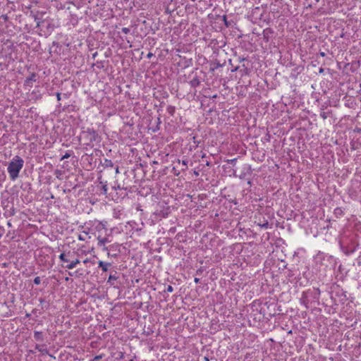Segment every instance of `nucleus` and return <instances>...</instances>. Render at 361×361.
<instances>
[{"mask_svg":"<svg viewBox=\"0 0 361 361\" xmlns=\"http://www.w3.org/2000/svg\"><path fill=\"white\" fill-rule=\"evenodd\" d=\"M80 139L83 142L84 145H89L93 142H98L99 135L94 130L87 128L85 130H82L80 134Z\"/></svg>","mask_w":361,"mask_h":361,"instance_id":"obj_1","label":"nucleus"},{"mask_svg":"<svg viewBox=\"0 0 361 361\" xmlns=\"http://www.w3.org/2000/svg\"><path fill=\"white\" fill-rule=\"evenodd\" d=\"M23 166V159H14L9 163L7 169L12 180H16L18 178L19 171Z\"/></svg>","mask_w":361,"mask_h":361,"instance_id":"obj_2","label":"nucleus"},{"mask_svg":"<svg viewBox=\"0 0 361 361\" xmlns=\"http://www.w3.org/2000/svg\"><path fill=\"white\" fill-rule=\"evenodd\" d=\"M122 32L125 34H128L130 32V29L128 27H123Z\"/></svg>","mask_w":361,"mask_h":361,"instance_id":"obj_9","label":"nucleus"},{"mask_svg":"<svg viewBox=\"0 0 361 361\" xmlns=\"http://www.w3.org/2000/svg\"><path fill=\"white\" fill-rule=\"evenodd\" d=\"M199 281H200V279H197V278H195V283H198V282H199Z\"/></svg>","mask_w":361,"mask_h":361,"instance_id":"obj_20","label":"nucleus"},{"mask_svg":"<svg viewBox=\"0 0 361 361\" xmlns=\"http://www.w3.org/2000/svg\"><path fill=\"white\" fill-rule=\"evenodd\" d=\"M153 164H157L158 162L157 161H153Z\"/></svg>","mask_w":361,"mask_h":361,"instance_id":"obj_23","label":"nucleus"},{"mask_svg":"<svg viewBox=\"0 0 361 361\" xmlns=\"http://www.w3.org/2000/svg\"><path fill=\"white\" fill-rule=\"evenodd\" d=\"M35 21L37 23V26L39 27L40 25V20L39 18H37L36 16H35Z\"/></svg>","mask_w":361,"mask_h":361,"instance_id":"obj_11","label":"nucleus"},{"mask_svg":"<svg viewBox=\"0 0 361 361\" xmlns=\"http://www.w3.org/2000/svg\"><path fill=\"white\" fill-rule=\"evenodd\" d=\"M173 288L171 286H168V287L166 290V291H167L169 293H171V292H173Z\"/></svg>","mask_w":361,"mask_h":361,"instance_id":"obj_10","label":"nucleus"},{"mask_svg":"<svg viewBox=\"0 0 361 361\" xmlns=\"http://www.w3.org/2000/svg\"><path fill=\"white\" fill-rule=\"evenodd\" d=\"M180 160L178 159V164H180Z\"/></svg>","mask_w":361,"mask_h":361,"instance_id":"obj_28","label":"nucleus"},{"mask_svg":"<svg viewBox=\"0 0 361 361\" xmlns=\"http://www.w3.org/2000/svg\"><path fill=\"white\" fill-rule=\"evenodd\" d=\"M40 282H41V279H40V278L39 276H37V277L35 278L34 283L35 284L38 285V284L40 283Z\"/></svg>","mask_w":361,"mask_h":361,"instance_id":"obj_8","label":"nucleus"},{"mask_svg":"<svg viewBox=\"0 0 361 361\" xmlns=\"http://www.w3.org/2000/svg\"><path fill=\"white\" fill-rule=\"evenodd\" d=\"M235 159H231V163H233Z\"/></svg>","mask_w":361,"mask_h":361,"instance_id":"obj_29","label":"nucleus"},{"mask_svg":"<svg viewBox=\"0 0 361 361\" xmlns=\"http://www.w3.org/2000/svg\"><path fill=\"white\" fill-rule=\"evenodd\" d=\"M191 82L193 86L199 84V82L197 80H193Z\"/></svg>","mask_w":361,"mask_h":361,"instance_id":"obj_13","label":"nucleus"},{"mask_svg":"<svg viewBox=\"0 0 361 361\" xmlns=\"http://www.w3.org/2000/svg\"><path fill=\"white\" fill-rule=\"evenodd\" d=\"M152 56H153V54H152L151 52H149V53H148V54H147V57L148 59H150Z\"/></svg>","mask_w":361,"mask_h":361,"instance_id":"obj_17","label":"nucleus"},{"mask_svg":"<svg viewBox=\"0 0 361 361\" xmlns=\"http://www.w3.org/2000/svg\"><path fill=\"white\" fill-rule=\"evenodd\" d=\"M109 266H111L109 263H104L102 261L99 262V267H101L104 271H106Z\"/></svg>","mask_w":361,"mask_h":361,"instance_id":"obj_4","label":"nucleus"},{"mask_svg":"<svg viewBox=\"0 0 361 361\" xmlns=\"http://www.w3.org/2000/svg\"><path fill=\"white\" fill-rule=\"evenodd\" d=\"M319 54L322 56H325V53L324 52H320Z\"/></svg>","mask_w":361,"mask_h":361,"instance_id":"obj_19","label":"nucleus"},{"mask_svg":"<svg viewBox=\"0 0 361 361\" xmlns=\"http://www.w3.org/2000/svg\"><path fill=\"white\" fill-rule=\"evenodd\" d=\"M97 239L99 246H104L105 243L109 242V240L106 238H101L99 236Z\"/></svg>","mask_w":361,"mask_h":361,"instance_id":"obj_5","label":"nucleus"},{"mask_svg":"<svg viewBox=\"0 0 361 361\" xmlns=\"http://www.w3.org/2000/svg\"><path fill=\"white\" fill-rule=\"evenodd\" d=\"M99 358H100V357H99V356H97V357H95V359H97V360H98V359H99Z\"/></svg>","mask_w":361,"mask_h":361,"instance_id":"obj_27","label":"nucleus"},{"mask_svg":"<svg viewBox=\"0 0 361 361\" xmlns=\"http://www.w3.org/2000/svg\"><path fill=\"white\" fill-rule=\"evenodd\" d=\"M1 17H2L5 20H7V16H2Z\"/></svg>","mask_w":361,"mask_h":361,"instance_id":"obj_21","label":"nucleus"},{"mask_svg":"<svg viewBox=\"0 0 361 361\" xmlns=\"http://www.w3.org/2000/svg\"><path fill=\"white\" fill-rule=\"evenodd\" d=\"M87 262H88V260H87V259H85L83 262H84L85 264H86V263H87Z\"/></svg>","mask_w":361,"mask_h":361,"instance_id":"obj_24","label":"nucleus"},{"mask_svg":"<svg viewBox=\"0 0 361 361\" xmlns=\"http://www.w3.org/2000/svg\"><path fill=\"white\" fill-rule=\"evenodd\" d=\"M116 277H115L114 276H111V275H110L109 277V281L116 280Z\"/></svg>","mask_w":361,"mask_h":361,"instance_id":"obj_14","label":"nucleus"},{"mask_svg":"<svg viewBox=\"0 0 361 361\" xmlns=\"http://www.w3.org/2000/svg\"><path fill=\"white\" fill-rule=\"evenodd\" d=\"M204 361H209V359L207 357H204Z\"/></svg>","mask_w":361,"mask_h":361,"instance_id":"obj_22","label":"nucleus"},{"mask_svg":"<svg viewBox=\"0 0 361 361\" xmlns=\"http://www.w3.org/2000/svg\"><path fill=\"white\" fill-rule=\"evenodd\" d=\"M56 96H57V99H58L59 100H60V99H61V97H60V96H61V94H60V93H57Z\"/></svg>","mask_w":361,"mask_h":361,"instance_id":"obj_18","label":"nucleus"},{"mask_svg":"<svg viewBox=\"0 0 361 361\" xmlns=\"http://www.w3.org/2000/svg\"><path fill=\"white\" fill-rule=\"evenodd\" d=\"M204 157H205V154H203V155L202 156V158H204Z\"/></svg>","mask_w":361,"mask_h":361,"instance_id":"obj_30","label":"nucleus"},{"mask_svg":"<svg viewBox=\"0 0 361 361\" xmlns=\"http://www.w3.org/2000/svg\"><path fill=\"white\" fill-rule=\"evenodd\" d=\"M206 164H207V166H209V161H206Z\"/></svg>","mask_w":361,"mask_h":361,"instance_id":"obj_25","label":"nucleus"},{"mask_svg":"<svg viewBox=\"0 0 361 361\" xmlns=\"http://www.w3.org/2000/svg\"><path fill=\"white\" fill-rule=\"evenodd\" d=\"M35 80V75L32 74L30 78L26 80V83L29 84L30 82Z\"/></svg>","mask_w":361,"mask_h":361,"instance_id":"obj_7","label":"nucleus"},{"mask_svg":"<svg viewBox=\"0 0 361 361\" xmlns=\"http://www.w3.org/2000/svg\"><path fill=\"white\" fill-rule=\"evenodd\" d=\"M182 164H183V165L184 166H185V167H186V166H187V162H186L185 159H183V160H182Z\"/></svg>","mask_w":361,"mask_h":361,"instance_id":"obj_16","label":"nucleus"},{"mask_svg":"<svg viewBox=\"0 0 361 361\" xmlns=\"http://www.w3.org/2000/svg\"><path fill=\"white\" fill-rule=\"evenodd\" d=\"M59 259L64 262H68L69 259L66 258V255L64 253H61L59 256Z\"/></svg>","mask_w":361,"mask_h":361,"instance_id":"obj_6","label":"nucleus"},{"mask_svg":"<svg viewBox=\"0 0 361 361\" xmlns=\"http://www.w3.org/2000/svg\"><path fill=\"white\" fill-rule=\"evenodd\" d=\"M80 263V260L76 259L75 260L72 261L71 263L68 264L66 267L68 269H73L75 266Z\"/></svg>","mask_w":361,"mask_h":361,"instance_id":"obj_3","label":"nucleus"},{"mask_svg":"<svg viewBox=\"0 0 361 361\" xmlns=\"http://www.w3.org/2000/svg\"><path fill=\"white\" fill-rule=\"evenodd\" d=\"M319 72L322 73L323 72V68H320Z\"/></svg>","mask_w":361,"mask_h":361,"instance_id":"obj_26","label":"nucleus"},{"mask_svg":"<svg viewBox=\"0 0 361 361\" xmlns=\"http://www.w3.org/2000/svg\"><path fill=\"white\" fill-rule=\"evenodd\" d=\"M70 154L66 153V154L63 155L61 158H69Z\"/></svg>","mask_w":361,"mask_h":361,"instance_id":"obj_15","label":"nucleus"},{"mask_svg":"<svg viewBox=\"0 0 361 361\" xmlns=\"http://www.w3.org/2000/svg\"><path fill=\"white\" fill-rule=\"evenodd\" d=\"M102 190H103L104 193V194H106V192H107V187H106V185H102Z\"/></svg>","mask_w":361,"mask_h":361,"instance_id":"obj_12","label":"nucleus"}]
</instances>
